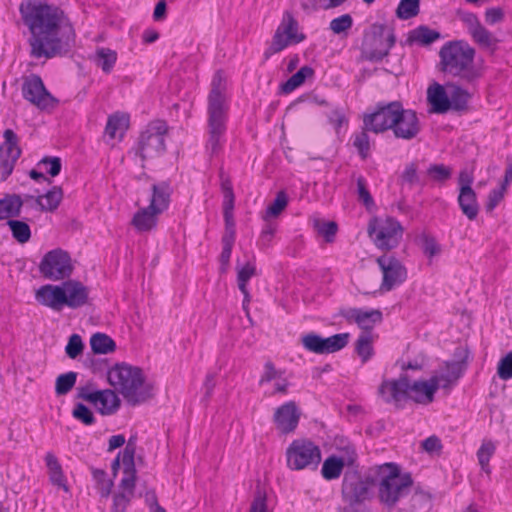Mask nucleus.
<instances>
[{"instance_id":"obj_1","label":"nucleus","mask_w":512,"mask_h":512,"mask_svg":"<svg viewBox=\"0 0 512 512\" xmlns=\"http://www.w3.org/2000/svg\"><path fill=\"white\" fill-rule=\"evenodd\" d=\"M19 11L31 36L28 39L33 58L50 59L66 54L74 42L75 33L70 24L64 25V12L45 2H22Z\"/></svg>"},{"instance_id":"obj_2","label":"nucleus","mask_w":512,"mask_h":512,"mask_svg":"<svg viewBox=\"0 0 512 512\" xmlns=\"http://www.w3.org/2000/svg\"><path fill=\"white\" fill-rule=\"evenodd\" d=\"M226 83L221 71H217L211 82V90L208 95V139L207 152L213 156L219 153L226 133L228 117V105L226 98Z\"/></svg>"},{"instance_id":"obj_3","label":"nucleus","mask_w":512,"mask_h":512,"mask_svg":"<svg viewBox=\"0 0 512 512\" xmlns=\"http://www.w3.org/2000/svg\"><path fill=\"white\" fill-rule=\"evenodd\" d=\"M475 54V49L468 42L449 41L439 51L440 70L464 83L472 84L483 75L482 68L474 62Z\"/></svg>"},{"instance_id":"obj_4","label":"nucleus","mask_w":512,"mask_h":512,"mask_svg":"<svg viewBox=\"0 0 512 512\" xmlns=\"http://www.w3.org/2000/svg\"><path fill=\"white\" fill-rule=\"evenodd\" d=\"M439 389V379L431 377L428 381L410 382L407 375H401L396 380H383L378 388V394L386 403H399L404 399H410L418 404L427 405L434 400V395Z\"/></svg>"},{"instance_id":"obj_5","label":"nucleus","mask_w":512,"mask_h":512,"mask_svg":"<svg viewBox=\"0 0 512 512\" xmlns=\"http://www.w3.org/2000/svg\"><path fill=\"white\" fill-rule=\"evenodd\" d=\"M108 381L133 406L153 396L152 385L145 382L142 370L138 367L117 364L109 370Z\"/></svg>"},{"instance_id":"obj_6","label":"nucleus","mask_w":512,"mask_h":512,"mask_svg":"<svg viewBox=\"0 0 512 512\" xmlns=\"http://www.w3.org/2000/svg\"><path fill=\"white\" fill-rule=\"evenodd\" d=\"M372 475L378 487V499L388 508L406 496L413 484L410 474H401L400 467L392 462L373 466Z\"/></svg>"},{"instance_id":"obj_7","label":"nucleus","mask_w":512,"mask_h":512,"mask_svg":"<svg viewBox=\"0 0 512 512\" xmlns=\"http://www.w3.org/2000/svg\"><path fill=\"white\" fill-rule=\"evenodd\" d=\"M167 132L168 126L162 120L150 122L146 129L141 132L135 147V154L141 158L142 167H144L145 161L158 158L165 153Z\"/></svg>"},{"instance_id":"obj_8","label":"nucleus","mask_w":512,"mask_h":512,"mask_svg":"<svg viewBox=\"0 0 512 512\" xmlns=\"http://www.w3.org/2000/svg\"><path fill=\"white\" fill-rule=\"evenodd\" d=\"M287 467L293 471L315 470L321 462V450L306 438L293 440L286 449Z\"/></svg>"},{"instance_id":"obj_9","label":"nucleus","mask_w":512,"mask_h":512,"mask_svg":"<svg viewBox=\"0 0 512 512\" xmlns=\"http://www.w3.org/2000/svg\"><path fill=\"white\" fill-rule=\"evenodd\" d=\"M372 467L363 478L356 472H347L342 481V497L349 505L363 503L373 496V487L376 481L373 479Z\"/></svg>"},{"instance_id":"obj_10","label":"nucleus","mask_w":512,"mask_h":512,"mask_svg":"<svg viewBox=\"0 0 512 512\" xmlns=\"http://www.w3.org/2000/svg\"><path fill=\"white\" fill-rule=\"evenodd\" d=\"M298 28V21L292 13L285 11L273 35L271 44L264 53L265 58L268 59L271 55L281 52L288 46L304 41L306 36L299 32Z\"/></svg>"},{"instance_id":"obj_11","label":"nucleus","mask_w":512,"mask_h":512,"mask_svg":"<svg viewBox=\"0 0 512 512\" xmlns=\"http://www.w3.org/2000/svg\"><path fill=\"white\" fill-rule=\"evenodd\" d=\"M39 271L46 279L59 281L70 277L73 265L69 254L62 249L47 252L39 264Z\"/></svg>"},{"instance_id":"obj_12","label":"nucleus","mask_w":512,"mask_h":512,"mask_svg":"<svg viewBox=\"0 0 512 512\" xmlns=\"http://www.w3.org/2000/svg\"><path fill=\"white\" fill-rule=\"evenodd\" d=\"M23 98L43 111L54 109L58 100L46 89L40 76L31 74L22 83Z\"/></svg>"},{"instance_id":"obj_13","label":"nucleus","mask_w":512,"mask_h":512,"mask_svg":"<svg viewBox=\"0 0 512 512\" xmlns=\"http://www.w3.org/2000/svg\"><path fill=\"white\" fill-rule=\"evenodd\" d=\"M401 102L379 103L374 112L363 118L364 129L379 134L391 130Z\"/></svg>"},{"instance_id":"obj_14","label":"nucleus","mask_w":512,"mask_h":512,"mask_svg":"<svg viewBox=\"0 0 512 512\" xmlns=\"http://www.w3.org/2000/svg\"><path fill=\"white\" fill-rule=\"evenodd\" d=\"M376 262L383 274L380 286L382 291H390L406 280L407 270L396 257L385 254L378 257Z\"/></svg>"},{"instance_id":"obj_15","label":"nucleus","mask_w":512,"mask_h":512,"mask_svg":"<svg viewBox=\"0 0 512 512\" xmlns=\"http://www.w3.org/2000/svg\"><path fill=\"white\" fill-rule=\"evenodd\" d=\"M391 131L396 139L405 141L415 139L421 132V123L417 113L412 109H404L400 104Z\"/></svg>"},{"instance_id":"obj_16","label":"nucleus","mask_w":512,"mask_h":512,"mask_svg":"<svg viewBox=\"0 0 512 512\" xmlns=\"http://www.w3.org/2000/svg\"><path fill=\"white\" fill-rule=\"evenodd\" d=\"M368 232L370 235L375 234L374 242L378 248L390 250L399 244L403 230L397 220L386 218L378 228L370 226Z\"/></svg>"},{"instance_id":"obj_17","label":"nucleus","mask_w":512,"mask_h":512,"mask_svg":"<svg viewBox=\"0 0 512 512\" xmlns=\"http://www.w3.org/2000/svg\"><path fill=\"white\" fill-rule=\"evenodd\" d=\"M4 142L0 146V170L2 180H6L12 173L15 163L21 155L19 138L12 129L3 133Z\"/></svg>"},{"instance_id":"obj_18","label":"nucleus","mask_w":512,"mask_h":512,"mask_svg":"<svg viewBox=\"0 0 512 512\" xmlns=\"http://www.w3.org/2000/svg\"><path fill=\"white\" fill-rule=\"evenodd\" d=\"M377 29L378 32H374L370 43H367L363 50L365 58L374 62L381 61L386 57L396 41L392 31L387 34L386 38H383V31L385 30L383 25L377 26Z\"/></svg>"},{"instance_id":"obj_19","label":"nucleus","mask_w":512,"mask_h":512,"mask_svg":"<svg viewBox=\"0 0 512 512\" xmlns=\"http://www.w3.org/2000/svg\"><path fill=\"white\" fill-rule=\"evenodd\" d=\"M338 315L345 318L348 323H356L366 333H369L383 319L382 312L378 309L341 308Z\"/></svg>"},{"instance_id":"obj_20","label":"nucleus","mask_w":512,"mask_h":512,"mask_svg":"<svg viewBox=\"0 0 512 512\" xmlns=\"http://www.w3.org/2000/svg\"><path fill=\"white\" fill-rule=\"evenodd\" d=\"M301 412L294 401H289L278 407L273 415L277 429L283 434L292 433L298 426Z\"/></svg>"},{"instance_id":"obj_21","label":"nucleus","mask_w":512,"mask_h":512,"mask_svg":"<svg viewBox=\"0 0 512 512\" xmlns=\"http://www.w3.org/2000/svg\"><path fill=\"white\" fill-rule=\"evenodd\" d=\"M136 452L135 443L130 438L126 447L122 451V463L124 466V476L120 482L121 492L134 494L136 482V469L134 463V456Z\"/></svg>"},{"instance_id":"obj_22","label":"nucleus","mask_w":512,"mask_h":512,"mask_svg":"<svg viewBox=\"0 0 512 512\" xmlns=\"http://www.w3.org/2000/svg\"><path fill=\"white\" fill-rule=\"evenodd\" d=\"M62 285L65 289L64 306L77 309L90 303L89 288L80 281L67 280Z\"/></svg>"},{"instance_id":"obj_23","label":"nucleus","mask_w":512,"mask_h":512,"mask_svg":"<svg viewBox=\"0 0 512 512\" xmlns=\"http://www.w3.org/2000/svg\"><path fill=\"white\" fill-rule=\"evenodd\" d=\"M36 300L54 311H61L64 307L65 289L63 285H44L36 291Z\"/></svg>"},{"instance_id":"obj_24","label":"nucleus","mask_w":512,"mask_h":512,"mask_svg":"<svg viewBox=\"0 0 512 512\" xmlns=\"http://www.w3.org/2000/svg\"><path fill=\"white\" fill-rule=\"evenodd\" d=\"M24 200L16 193H6L0 198V222L9 221L20 216Z\"/></svg>"},{"instance_id":"obj_25","label":"nucleus","mask_w":512,"mask_h":512,"mask_svg":"<svg viewBox=\"0 0 512 512\" xmlns=\"http://www.w3.org/2000/svg\"><path fill=\"white\" fill-rule=\"evenodd\" d=\"M427 100L435 113H445L451 108L450 96L446 93L445 88L438 83L429 86Z\"/></svg>"},{"instance_id":"obj_26","label":"nucleus","mask_w":512,"mask_h":512,"mask_svg":"<svg viewBox=\"0 0 512 512\" xmlns=\"http://www.w3.org/2000/svg\"><path fill=\"white\" fill-rule=\"evenodd\" d=\"M95 395L93 404L102 415L113 414L118 409L120 400L114 391H96Z\"/></svg>"},{"instance_id":"obj_27","label":"nucleus","mask_w":512,"mask_h":512,"mask_svg":"<svg viewBox=\"0 0 512 512\" xmlns=\"http://www.w3.org/2000/svg\"><path fill=\"white\" fill-rule=\"evenodd\" d=\"M170 202V186L162 182L160 184H154L152 186V197L149 204V209L156 211L161 214L165 211Z\"/></svg>"},{"instance_id":"obj_28","label":"nucleus","mask_w":512,"mask_h":512,"mask_svg":"<svg viewBox=\"0 0 512 512\" xmlns=\"http://www.w3.org/2000/svg\"><path fill=\"white\" fill-rule=\"evenodd\" d=\"M158 215L160 214L147 206L134 214L131 223L138 232H148L157 226Z\"/></svg>"},{"instance_id":"obj_29","label":"nucleus","mask_w":512,"mask_h":512,"mask_svg":"<svg viewBox=\"0 0 512 512\" xmlns=\"http://www.w3.org/2000/svg\"><path fill=\"white\" fill-rule=\"evenodd\" d=\"M458 204L462 213L469 219H476L479 213L477 195L474 190H459Z\"/></svg>"},{"instance_id":"obj_30","label":"nucleus","mask_w":512,"mask_h":512,"mask_svg":"<svg viewBox=\"0 0 512 512\" xmlns=\"http://www.w3.org/2000/svg\"><path fill=\"white\" fill-rule=\"evenodd\" d=\"M63 199V190L60 186H53L44 195L36 197L35 201L40 206L41 211H55Z\"/></svg>"},{"instance_id":"obj_31","label":"nucleus","mask_w":512,"mask_h":512,"mask_svg":"<svg viewBox=\"0 0 512 512\" xmlns=\"http://www.w3.org/2000/svg\"><path fill=\"white\" fill-rule=\"evenodd\" d=\"M129 125V117L123 113H115L108 117L105 133L111 138L121 139Z\"/></svg>"},{"instance_id":"obj_32","label":"nucleus","mask_w":512,"mask_h":512,"mask_svg":"<svg viewBox=\"0 0 512 512\" xmlns=\"http://www.w3.org/2000/svg\"><path fill=\"white\" fill-rule=\"evenodd\" d=\"M440 37L441 35L438 31L421 25L409 32L407 42L409 44L417 43L421 46H427L440 39Z\"/></svg>"},{"instance_id":"obj_33","label":"nucleus","mask_w":512,"mask_h":512,"mask_svg":"<svg viewBox=\"0 0 512 512\" xmlns=\"http://www.w3.org/2000/svg\"><path fill=\"white\" fill-rule=\"evenodd\" d=\"M415 241L421 248L423 254L430 260L440 255L442 252L441 245L436 238L427 232H422L417 235Z\"/></svg>"},{"instance_id":"obj_34","label":"nucleus","mask_w":512,"mask_h":512,"mask_svg":"<svg viewBox=\"0 0 512 512\" xmlns=\"http://www.w3.org/2000/svg\"><path fill=\"white\" fill-rule=\"evenodd\" d=\"M464 369V364L461 362L446 363V372L439 376H435L439 379V388L442 387L444 389H448L462 376Z\"/></svg>"},{"instance_id":"obj_35","label":"nucleus","mask_w":512,"mask_h":512,"mask_svg":"<svg viewBox=\"0 0 512 512\" xmlns=\"http://www.w3.org/2000/svg\"><path fill=\"white\" fill-rule=\"evenodd\" d=\"M45 462H46V466L48 467V470H49V476H50L51 482L54 485L62 487L65 491H67L68 487L65 483V477L63 475L62 467H61L58 459L56 458V456L53 453L48 452L45 455Z\"/></svg>"},{"instance_id":"obj_36","label":"nucleus","mask_w":512,"mask_h":512,"mask_svg":"<svg viewBox=\"0 0 512 512\" xmlns=\"http://www.w3.org/2000/svg\"><path fill=\"white\" fill-rule=\"evenodd\" d=\"M314 76V70L310 66L301 67L295 74H293L285 83L281 85L283 93H290L299 86H301L306 79Z\"/></svg>"},{"instance_id":"obj_37","label":"nucleus","mask_w":512,"mask_h":512,"mask_svg":"<svg viewBox=\"0 0 512 512\" xmlns=\"http://www.w3.org/2000/svg\"><path fill=\"white\" fill-rule=\"evenodd\" d=\"M350 334L348 332L334 334L329 337H322V346L324 354H332L345 348L349 343Z\"/></svg>"},{"instance_id":"obj_38","label":"nucleus","mask_w":512,"mask_h":512,"mask_svg":"<svg viewBox=\"0 0 512 512\" xmlns=\"http://www.w3.org/2000/svg\"><path fill=\"white\" fill-rule=\"evenodd\" d=\"M117 53L110 48H98L96 50L94 61L104 73H110L116 63Z\"/></svg>"},{"instance_id":"obj_39","label":"nucleus","mask_w":512,"mask_h":512,"mask_svg":"<svg viewBox=\"0 0 512 512\" xmlns=\"http://www.w3.org/2000/svg\"><path fill=\"white\" fill-rule=\"evenodd\" d=\"M344 466V459L336 456L328 457L324 461L321 469L323 478H325L326 480L337 479L341 475Z\"/></svg>"},{"instance_id":"obj_40","label":"nucleus","mask_w":512,"mask_h":512,"mask_svg":"<svg viewBox=\"0 0 512 512\" xmlns=\"http://www.w3.org/2000/svg\"><path fill=\"white\" fill-rule=\"evenodd\" d=\"M12 237L20 244H25L31 239V229L26 221L10 219L7 221Z\"/></svg>"},{"instance_id":"obj_41","label":"nucleus","mask_w":512,"mask_h":512,"mask_svg":"<svg viewBox=\"0 0 512 512\" xmlns=\"http://www.w3.org/2000/svg\"><path fill=\"white\" fill-rule=\"evenodd\" d=\"M90 345L95 354H107L113 352L116 348L113 339L104 333L94 334L90 339Z\"/></svg>"},{"instance_id":"obj_42","label":"nucleus","mask_w":512,"mask_h":512,"mask_svg":"<svg viewBox=\"0 0 512 512\" xmlns=\"http://www.w3.org/2000/svg\"><path fill=\"white\" fill-rule=\"evenodd\" d=\"M470 36L475 43L483 48L494 50L498 44V39L482 24H480L477 29L472 31Z\"/></svg>"},{"instance_id":"obj_43","label":"nucleus","mask_w":512,"mask_h":512,"mask_svg":"<svg viewBox=\"0 0 512 512\" xmlns=\"http://www.w3.org/2000/svg\"><path fill=\"white\" fill-rule=\"evenodd\" d=\"M355 350L361 358L362 363H366L374 354L372 346V337L370 333L363 332L359 335L355 343Z\"/></svg>"},{"instance_id":"obj_44","label":"nucleus","mask_w":512,"mask_h":512,"mask_svg":"<svg viewBox=\"0 0 512 512\" xmlns=\"http://www.w3.org/2000/svg\"><path fill=\"white\" fill-rule=\"evenodd\" d=\"M448 89H451L450 92V103L451 108L454 110H463L467 106L468 100L470 98L469 93L463 89L462 87L456 84H448Z\"/></svg>"},{"instance_id":"obj_45","label":"nucleus","mask_w":512,"mask_h":512,"mask_svg":"<svg viewBox=\"0 0 512 512\" xmlns=\"http://www.w3.org/2000/svg\"><path fill=\"white\" fill-rule=\"evenodd\" d=\"M420 0H401L396 9V16L402 20L411 19L419 14Z\"/></svg>"},{"instance_id":"obj_46","label":"nucleus","mask_w":512,"mask_h":512,"mask_svg":"<svg viewBox=\"0 0 512 512\" xmlns=\"http://www.w3.org/2000/svg\"><path fill=\"white\" fill-rule=\"evenodd\" d=\"M76 380L77 373L73 371L59 375L55 382V393L58 396L66 395L74 387Z\"/></svg>"},{"instance_id":"obj_47","label":"nucleus","mask_w":512,"mask_h":512,"mask_svg":"<svg viewBox=\"0 0 512 512\" xmlns=\"http://www.w3.org/2000/svg\"><path fill=\"white\" fill-rule=\"evenodd\" d=\"M301 344L303 348L308 352L318 355H324L322 346V336L317 333L309 332L302 335Z\"/></svg>"},{"instance_id":"obj_48","label":"nucleus","mask_w":512,"mask_h":512,"mask_svg":"<svg viewBox=\"0 0 512 512\" xmlns=\"http://www.w3.org/2000/svg\"><path fill=\"white\" fill-rule=\"evenodd\" d=\"M495 452V445L491 441L483 442L477 451V457L479 464L483 471L486 473L490 472L489 461Z\"/></svg>"},{"instance_id":"obj_49","label":"nucleus","mask_w":512,"mask_h":512,"mask_svg":"<svg viewBox=\"0 0 512 512\" xmlns=\"http://www.w3.org/2000/svg\"><path fill=\"white\" fill-rule=\"evenodd\" d=\"M427 175L436 182L444 183L452 175V169L444 164H432L427 169Z\"/></svg>"},{"instance_id":"obj_50","label":"nucleus","mask_w":512,"mask_h":512,"mask_svg":"<svg viewBox=\"0 0 512 512\" xmlns=\"http://www.w3.org/2000/svg\"><path fill=\"white\" fill-rule=\"evenodd\" d=\"M315 228L319 235L324 237L325 241L327 243L334 242L335 235L338 230L337 223L334 221L329 222H322V221H316L315 222Z\"/></svg>"},{"instance_id":"obj_51","label":"nucleus","mask_w":512,"mask_h":512,"mask_svg":"<svg viewBox=\"0 0 512 512\" xmlns=\"http://www.w3.org/2000/svg\"><path fill=\"white\" fill-rule=\"evenodd\" d=\"M353 18L350 14H343L330 21L329 28L334 34L345 33L351 29Z\"/></svg>"},{"instance_id":"obj_52","label":"nucleus","mask_w":512,"mask_h":512,"mask_svg":"<svg viewBox=\"0 0 512 512\" xmlns=\"http://www.w3.org/2000/svg\"><path fill=\"white\" fill-rule=\"evenodd\" d=\"M288 197L284 191H279L274 201L266 209V217H277L287 206Z\"/></svg>"},{"instance_id":"obj_53","label":"nucleus","mask_w":512,"mask_h":512,"mask_svg":"<svg viewBox=\"0 0 512 512\" xmlns=\"http://www.w3.org/2000/svg\"><path fill=\"white\" fill-rule=\"evenodd\" d=\"M92 475L98 484V490L102 497H108L111 493L113 482L106 479V472L102 469H93Z\"/></svg>"},{"instance_id":"obj_54","label":"nucleus","mask_w":512,"mask_h":512,"mask_svg":"<svg viewBox=\"0 0 512 512\" xmlns=\"http://www.w3.org/2000/svg\"><path fill=\"white\" fill-rule=\"evenodd\" d=\"M256 275V267L252 262H247L237 271V283L239 290H243L247 286L248 281Z\"/></svg>"},{"instance_id":"obj_55","label":"nucleus","mask_w":512,"mask_h":512,"mask_svg":"<svg viewBox=\"0 0 512 512\" xmlns=\"http://www.w3.org/2000/svg\"><path fill=\"white\" fill-rule=\"evenodd\" d=\"M75 419L81 421L85 425H92L95 423V417L92 411L82 403H77L72 411Z\"/></svg>"},{"instance_id":"obj_56","label":"nucleus","mask_w":512,"mask_h":512,"mask_svg":"<svg viewBox=\"0 0 512 512\" xmlns=\"http://www.w3.org/2000/svg\"><path fill=\"white\" fill-rule=\"evenodd\" d=\"M366 131L367 130H364L356 134L353 141V145L358 150L362 159H366L368 157L370 149V140Z\"/></svg>"},{"instance_id":"obj_57","label":"nucleus","mask_w":512,"mask_h":512,"mask_svg":"<svg viewBox=\"0 0 512 512\" xmlns=\"http://www.w3.org/2000/svg\"><path fill=\"white\" fill-rule=\"evenodd\" d=\"M84 349V344L82 342V338L78 334H72L68 340V343L65 347L66 354L75 359L79 356Z\"/></svg>"},{"instance_id":"obj_58","label":"nucleus","mask_w":512,"mask_h":512,"mask_svg":"<svg viewBox=\"0 0 512 512\" xmlns=\"http://www.w3.org/2000/svg\"><path fill=\"white\" fill-rule=\"evenodd\" d=\"M283 372L277 370L271 361H267L264 365V371L260 377L259 385L271 382L272 380L281 379Z\"/></svg>"},{"instance_id":"obj_59","label":"nucleus","mask_w":512,"mask_h":512,"mask_svg":"<svg viewBox=\"0 0 512 512\" xmlns=\"http://www.w3.org/2000/svg\"><path fill=\"white\" fill-rule=\"evenodd\" d=\"M219 178L221 184V190L224 195V203H234V192L230 178L225 174L221 168L219 170Z\"/></svg>"},{"instance_id":"obj_60","label":"nucleus","mask_w":512,"mask_h":512,"mask_svg":"<svg viewBox=\"0 0 512 512\" xmlns=\"http://www.w3.org/2000/svg\"><path fill=\"white\" fill-rule=\"evenodd\" d=\"M497 374L502 380L512 378V352H509L500 360L497 368Z\"/></svg>"},{"instance_id":"obj_61","label":"nucleus","mask_w":512,"mask_h":512,"mask_svg":"<svg viewBox=\"0 0 512 512\" xmlns=\"http://www.w3.org/2000/svg\"><path fill=\"white\" fill-rule=\"evenodd\" d=\"M38 166H45L47 173L55 177L61 171V159L59 157H44L39 161Z\"/></svg>"},{"instance_id":"obj_62","label":"nucleus","mask_w":512,"mask_h":512,"mask_svg":"<svg viewBox=\"0 0 512 512\" xmlns=\"http://www.w3.org/2000/svg\"><path fill=\"white\" fill-rule=\"evenodd\" d=\"M249 512H268L266 503V493L257 487L254 499Z\"/></svg>"},{"instance_id":"obj_63","label":"nucleus","mask_w":512,"mask_h":512,"mask_svg":"<svg viewBox=\"0 0 512 512\" xmlns=\"http://www.w3.org/2000/svg\"><path fill=\"white\" fill-rule=\"evenodd\" d=\"M134 494L119 492L113 498L112 512H125Z\"/></svg>"},{"instance_id":"obj_64","label":"nucleus","mask_w":512,"mask_h":512,"mask_svg":"<svg viewBox=\"0 0 512 512\" xmlns=\"http://www.w3.org/2000/svg\"><path fill=\"white\" fill-rule=\"evenodd\" d=\"M357 193H358L359 200H361L367 207H369L370 205H373V203H374L373 198H372L369 190L367 189L366 181H365L364 177H362V176H359L357 178Z\"/></svg>"}]
</instances>
